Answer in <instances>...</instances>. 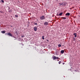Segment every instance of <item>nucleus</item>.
Here are the masks:
<instances>
[{
  "label": "nucleus",
  "mask_w": 80,
  "mask_h": 80,
  "mask_svg": "<svg viewBox=\"0 0 80 80\" xmlns=\"http://www.w3.org/2000/svg\"><path fill=\"white\" fill-rule=\"evenodd\" d=\"M40 18L41 20H44V19H45V16H42V17H40Z\"/></svg>",
  "instance_id": "1"
},
{
  "label": "nucleus",
  "mask_w": 80,
  "mask_h": 80,
  "mask_svg": "<svg viewBox=\"0 0 80 80\" xmlns=\"http://www.w3.org/2000/svg\"><path fill=\"white\" fill-rule=\"evenodd\" d=\"M53 60H56V59H58L59 58L58 57H56V56H54L53 57Z\"/></svg>",
  "instance_id": "2"
},
{
  "label": "nucleus",
  "mask_w": 80,
  "mask_h": 80,
  "mask_svg": "<svg viewBox=\"0 0 80 80\" xmlns=\"http://www.w3.org/2000/svg\"><path fill=\"white\" fill-rule=\"evenodd\" d=\"M6 34L8 35H9V36H10V37H12V34L10 32L7 33Z\"/></svg>",
  "instance_id": "3"
},
{
  "label": "nucleus",
  "mask_w": 80,
  "mask_h": 80,
  "mask_svg": "<svg viewBox=\"0 0 80 80\" xmlns=\"http://www.w3.org/2000/svg\"><path fill=\"white\" fill-rule=\"evenodd\" d=\"M34 31H37V27H35L34 28Z\"/></svg>",
  "instance_id": "4"
},
{
  "label": "nucleus",
  "mask_w": 80,
  "mask_h": 80,
  "mask_svg": "<svg viewBox=\"0 0 80 80\" xmlns=\"http://www.w3.org/2000/svg\"><path fill=\"white\" fill-rule=\"evenodd\" d=\"M48 23L47 22H45L44 24V25H48Z\"/></svg>",
  "instance_id": "5"
},
{
  "label": "nucleus",
  "mask_w": 80,
  "mask_h": 80,
  "mask_svg": "<svg viewBox=\"0 0 80 80\" xmlns=\"http://www.w3.org/2000/svg\"><path fill=\"white\" fill-rule=\"evenodd\" d=\"M70 15V14L69 13H67L66 14V15L67 16H68Z\"/></svg>",
  "instance_id": "6"
},
{
  "label": "nucleus",
  "mask_w": 80,
  "mask_h": 80,
  "mask_svg": "<svg viewBox=\"0 0 80 80\" xmlns=\"http://www.w3.org/2000/svg\"><path fill=\"white\" fill-rule=\"evenodd\" d=\"M61 53H64V50H62L61 51Z\"/></svg>",
  "instance_id": "7"
},
{
  "label": "nucleus",
  "mask_w": 80,
  "mask_h": 80,
  "mask_svg": "<svg viewBox=\"0 0 80 80\" xmlns=\"http://www.w3.org/2000/svg\"><path fill=\"white\" fill-rule=\"evenodd\" d=\"M63 14V12H62L61 13H59V16H62Z\"/></svg>",
  "instance_id": "8"
},
{
  "label": "nucleus",
  "mask_w": 80,
  "mask_h": 80,
  "mask_svg": "<svg viewBox=\"0 0 80 80\" xmlns=\"http://www.w3.org/2000/svg\"><path fill=\"white\" fill-rule=\"evenodd\" d=\"M73 35H75V37H77V34H76V33H74V34H73Z\"/></svg>",
  "instance_id": "9"
},
{
  "label": "nucleus",
  "mask_w": 80,
  "mask_h": 80,
  "mask_svg": "<svg viewBox=\"0 0 80 80\" xmlns=\"http://www.w3.org/2000/svg\"><path fill=\"white\" fill-rule=\"evenodd\" d=\"M67 18H66V17H62V19H63V20H65V19H66Z\"/></svg>",
  "instance_id": "10"
},
{
  "label": "nucleus",
  "mask_w": 80,
  "mask_h": 80,
  "mask_svg": "<svg viewBox=\"0 0 80 80\" xmlns=\"http://www.w3.org/2000/svg\"><path fill=\"white\" fill-rule=\"evenodd\" d=\"M1 32L2 33H5V31H2Z\"/></svg>",
  "instance_id": "11"
},
{
  "label": "nucleus",
  "mask_w": 80,
  "mask_h": 80,
  "mask_svg": "<svg viewBox=\"0 0 80 80\" xmlns=\"http://www.w3.org/2000/svg\"><path fill=\"white\" fill-rule=\"evenodd\" d=\"M62 46V45L59 44L58 45V47H61V46Z\"/></svg>",
  "instance_id": "12"
},
{
  "label": "nucleus",
  "mask_w": 80,
  "mask_h": 80,
  "mask_svg": "<svg viewBox=\"0 0 80 80\" xmlns=\"http://www.w3.org/2000/svg\"><path fill=\"white\" fill-rule=\"evenodd\" d=\"M44 36H43L42 37V38L43 40H44V39H45V38H44Z\"/></svg>",
  "instance_id": "13"
},
{
  "label": "nucleus",
  "mask_w": 80,
  "mask_h": 80,
  "mask_svg": "<svg viewBox=\"0 0 80 80\" xmlns=\"http://www.w3.org/2000/svg\"><path fill=\"white\" fill-rule=\"evenodd\" d=\"M8 12H12V10H9L8 11Z\"/></svg>",
  "instance_id": "14"
},
{
  "label": "nucleus",
  "mask_w": 80,
  "mask_h": 80,
  "mask_svg": "<svg viewBox=\"0 0 80 80\" xmlns=\"http://www.w3.org/2000/svg\"><path fill=\"white\" fill-rule=\"evenodd\" d=\"M15 17L16 18H18V16L17 15H15Z\"/></svg>",
  "instance_id": "15"
},
{
  "label": "nucleus",
  "mask_w": 80,
  "mask_h": 80,
  "mask_svg": "<svg viewBox=\"0 0 80 80\" xmlns=\"http://www.w3.org/2000/svg\"><path fill=\"white\" fill-rule=\"evenodd\" d=\"M59 5H63V3L61 4V3H59Z\"/></svg>",
  "instance_id": "16"
},
{
  "label": "nucleus",
  "mask_w": 80,
  "mask_h": 80,
  "mask_svg": "<svg viewBox=\"0 0 80 80\" xmlns=\"http://www.w3.org/2000/svg\"><path fill=\"white\" fill-rule=\"evenodd\" d=\"M72 40H73V42H74L75 41V38H73Z\"/></svg>",
  "instance_id": "17"
},
{
  "label": "nucleus",
  "mask_w": 80,
  "mask_h": 80,
  "mask_svg": "<svg viewBox=\"0 0 80 80\" xmlns=\"http://www.w3.org/2000/svg\"><path fill=\"white\" fill-rule=\"evenodd\" d=\"M1 2H2V3H4V1L3 0H1Z\"/></svg>",
  "instance_id": "18"
},
{
  "label": "nucleus",
  "mask_w": 80,
  "mask_h": 80,
  "mask_svg": "<svg viewBox=\"0 0 80 80\" xmlns=\"http://www.w3.org/2000/svg\"><path fill=\"white\" fill-rule=\"evenodd\" d=\"M61 61H59V62H58V63H59V64H60V63H61Z\"/></svg>",
  "instance_id": "19"
},
{
  "label": "nucleus",
  "mask_w": 80,
  "mask_h": 80,
  "mask_svg": "<svg viewBox=\"0 0 80 80\" xmlns=\"http://www.w3.org/2000/svg\"><path fill=\"white\" fill-rule=\"evenodd\" d=\"M38 24L37 23H34V25H38Z\"/></svg>",
  "instance_id": "20"
},
{
  "label": "nucleus",
  "mask_w": 80,
  "mask_h": 80,
  "mask_svg": "<svg viewBox=\"0 0 80 80\" xmlns=\"http://www.w3.org/2000/svg\"><path fill=\"white\" fill-rule=\"evenodd\" d=\"M25 37V36H21V37H22V38H23V37Z\"/></svg>",
  "instance_id": "21"
},
{
  "label": "nucleus",
  "mask_w": 80,
  "mask_h": 80,
  "mask_svg": "<svg viewBox=\"0 0 80 80\" xmlns=\"http://www.w3.org/2000/svg\"><path fill=\"white\" fill-rule=\"evenodd\" d=\"M62 64H63V65H64V64H65V63H64V62Z\"/></svg>",
  "instance_id": "22"
},
{
  "label": "nucleus",
  "mask_w": 80,
  "mask_h": 80,
  "mask_svg": "<svg viewBox=\"0 0 80 80\" xmlns=\"http://www.w3.org/2000/svg\"><path fill=\"white\" fill-rule=\"evenodd\" d=\"M47 42H48V40H47Z\"/></svg>",
  "instance_id": "23"
},
{
  "label": "nucleus",
  "mask_w": 80,
  "mask_h": 80,
  "mask_svg": "<svg viewBox=\"0 0 80 80\" xmlns=\"http://www.w3.org/2000/svg\"><path fill=\"white\" fill-rule=\"evenodd\" d=\"M58 0H57V1H58Z\"/></svg>",
  "instance_id": "24"
},
{
  "label": "nucleus",
  "mask_w": 80,
  "mask_h": 80,
  "mask_svg": "<svg viewBox=\"0 0 80 80\" xmlns=\"http://www.w3.org/2000/svg\"><path fill=\"white\" fill-rule=\"evenodd\" d=\"M58 61H59V60H58Z\"/></svg>",
  "instance_id": "25"
},
{
  "label": "nucleus",
  "mask_w": 80,
  "mask_h": 80,
  "mask_svg": "<svg viewBox=\"0 0 80 80\" xmlns=\"http://www.w3.org/2000/svg\"><path fill=\"white\" fill-rule=\"evenodd\" d=\"M0 2H1L0 1Z\"/></svg>",
  "instance_id": "26"
}]
</instances>
